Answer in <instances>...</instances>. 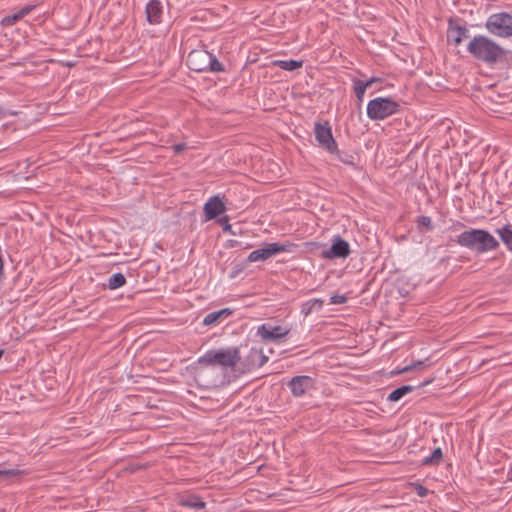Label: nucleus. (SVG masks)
Segmentation results:
<instances>
[{"label": "nucleus", "instance_id": "1", "mask_svg": "<svg viewBox=\"0 0 512 512\" xmlns=\"http://www.w3.org/2000/svg\"><path fill=\"white\" fill-rule=\"evenodd\" d=\"M240 360L238 347L227 349L208 350L198 358L194 366V379L200 387L212 388L217 386L218 375L215 365L225 368H234Z\"/></svg>", "mask_w": 512, "mask_h": 512}, {"label": "nucleus", "instance_id": "2", "mask_svg": "<svg viewBox=\"0 0 512 512\" xmlns=\"http://www.w3.org/2000/svg\"><path fill=\"white\" fill-rule=\"evenodd\" d=\"M467 51L475 59L493 65L506 58V50L491 38L475 35L467 45Z\"/></svg>", "mask_w": 512, "mask_h": 512}, {"label": "nucleus", "instance_id": "3", "mask_svg": "<svg viewBox=\"0 0 512 512\" xmlns=\"http://www.w3.org/2000/svg\"><path fill=\"white\" fill-rule=\"evenodd\" d=\"M455 242L479 254L496 250L498 241L488 231L483 229H470L459 234Z\"/></svg>", "mask_w": 512, "mask_h": 512}, {"label": "nucleus", "instance_id": "4", "mask_svg": "<svg viewBox=\"0 0 512 512\" xmlns=\"http://www.w3.org/2000/svg\"><path fill=\"white\" fill-rule=\"evenodd\" d=\"M189 69L195 72H223L224 66L216 56L205 49L192 50L186 59Z\"/></svg>", "mask_w": 512, "mask_h": 512}, {"label": "nucleus", "instance_id": "5", "mask_svg": "<svg viewBox=\"0 0 512 512\" xmlns=\"http://www.w3.org/2000/svg\"><path fill=\"white\" fill-rule=\"evenodd\" d=\"M400 104L391 97H376L367 104V117L372 121L384 120L400 112Z\"/></svg>", "mask_w": 512, "mask_h": 512}, {"label": "nucleus", "instance_id": "6", "mask_svg": "<svg viewBox=\"0 0 512 512\" xmlns=\"http://www.w3.org/2000/svg\"><path fill=\"white\" fill-rule=\"evenodd\" d=\"M486 30L500 38L512 37V12H499L490 15L485 22Z\"/></svg>", "mask_w": 512, "mask_h": 512}, {"label": "nucleus", "instance_id": "7", "mask_svg": "<svg viewBox=\"0 0 512 512\" xmlns=\"http://www.w3.org/2000/svg\"><path fill=\"white\" fill-rule=\"evenodd\" d=\"M294 246L295 245L290 242H286L283 244L276 242L268 243L260 249L253 250L248 255L247 260L249 262L265 261L276 254L283 252H291Z\"/></svg>", "mask_w": 512, "mask_h": 512}, {"label": "nucleus", "instance_id": "8", "mask_svg": "<svg viewBox=\"0 0 512 512\" xmlns=\"http://www.w3.org/2000/svg\"><path fill=\"white\" fill-rule=\"evenodd\" d=\"M314 134L316 141L322 148L329 153L337 152V142L333 138L332 130L328 122L324 124L315 123Z\"/></svg>", "mask_w": 512, "mask_h": 512}, {"label": "nucleus", "instance_id": "9", "mask_svg": "<svg viewBox=\"0 0 512 512\" xmlns=\"http://www.w3.org/2000/svg\"><path fill=\"white\" fill-rule=\"evenodd\" d=\"M290 332L289 328L280 325L273 326L270 323H263L257 327L256 335L264 342H278L287 336Z\"/></svg>", "mask_w": 512, "mask_h": 512}, {"label": "nucleus", "instance_id": "10", "mask_svg": "<svg viewBox=\"0 0 512 512\" xmlns=\"http://www.w3.org/2000/svg\"><path fill=\"white\" fill-rule=\"evenodd\" d=\"M349 254V243L337 235L332 238V245L321 252V257L323 259L346 258Z\"/></svg>", "mask_w": 512, "mask_h": 512}, {"label": "nucleus", "instance_id": "11", "mask_svg": "<svg viewBox=\"0 0 512 512\" xmlns=\"http://www.w3.org/2000/svg\"><path fill=\"white\" fill-rule=\"evenodd\" d=\"M288 387L294 397H302L315 386L314 379L310 376H294L288 382Z\"/></svg>", "mask_w": 512, "mask_h": 512}, {"label": "nucleus", "instance_id": "12", "mask_svg": "<svg viewBox=\"0 0 512 512\" xmlns=\"http://www.w3.org/2000/svg\"><path fill=\"white\" fill-rule=\"evenodd\" d=\"M204 213L206 220H212L224 213L226 206L219 195L212 196L204 205Z\"/></svg>", "mask_w": 512, "mask_h": 512}, {"label": "nucleus", "instance_id": "13", "mask_svg": "<svg viewBox=\"0 0 512 512\" xmlns=\"http://www.w3.org/2000/svg\"><path fill=\"white\" fill-rule=\"evenodd\" d=\"M146 18L151 25L162 21L163 6L159 0H150L146 5Z\"/></svg>", "mask_w": 512, "mask_h": 512}, {"label": "nucleus", "instance_id": "14", "mask_svg": "<svg viewBox=\"0 0 512 512\" xmlns=\"http://www.w3.org/2000/svg\"><path fill=\"white\" fill-rule=\"evenodd\" d=\"M179 505L194 509V510H201L204 509L206 504L202 500V498L196 494H185L179 497L178 499Z\"/></svg>", "mask_w": 512, "mask_h": 512}, {"label": "nucleus", "instance_id": "15", "mask_svg": "<svg viewBox=\"0 0 512 512\" xmlns=\"http://www.w3.org/2000/svg\"><path fill=\"white\" fill-rule=\"evenodd\" d=\"M469 30L465 26L456 25L449 26L447 31V39L448 41L453 42L456 46H458L463 39L468 38Z\"/></svg>", "mask_w": 512, "mask_h": 512}, {"label": "nucleus", "instance_id": "16", "mask_svg": "<svg viewBox=\"0 0 512 512\" xmlns=\"http://www.w3.org/2000/svg\"><path fill=\"white\" fill-rule=\"evenodd\" d=\"M233 313V311L230 309V308H224V309H221L219 311H214V312H211V313H208L204 318H203V325L205 326H210V325H213V324H218L222 321V319H225L229 316H231Z\"/></svg>", "mask_w": 512, "mask_h": 512}, {"label": "nucleus", "instance_id": "17", "mask_svg": "<svg viewBox=\"0 0 512 512\" xmlns=\"http://www.w3.org/2000/svg\"><path fill=\"white\" fill-rule=\"evenodd\" d=\"M324 305V300L321 298L309 299L302 303L301 314L307 317L314 311H320Z\"/></svg>", "mask_w": 512, "mask_h": 512}, {"label": "nucleus", "instance_id": "18", "mask_svg": "<svg viewBox=\"0 0 512 512\" xmlns=\"http://www.w3.org/2000/svg\"><path fill=\"white\" fill-rule=\"evenodd\" d=\"M33 8H34V6H30V5L24 6L19 11L4 17L2 20V24L6 25V26L14 25L16 22H18L23 17L28 15L32 11Z\"/></svg>", "mask_w": 512, "mask_h": 512}, {"label": "nucleus", "instance_id": "19", "mask_svg": "<svg viewBox=\"0 0 512 512\" xmlns=\"http://www.w3.org/2000/svg\"><path fill=\"white\" fill-rule=\"evenodd\" d=\"M443 458V453L440 447H437L433 450V452L426 457H423L421 460L422 466H437L440 464Z\"/></svg>", "mask_w": 512, "mask_h": 512}, {"label": "nucleus", "instance_id": "20", "mask_svg": "<svg viewBox=\"0 0 512 512\" xmlns=\"http://www.w3.org/2000/svg\"><path fill=\"white\" fill-rule=\"evenodd\" d=\"M414 390V387L411 385H403L401 387H398L394 389L387 397L388 401L396 402L399 401L402 397L407 395L408 393L412 392Z\"/></svg>", "mask_w": 512, "mask_h": 512}, {"label": "nucleus", "instance_id": "21", "mask_svg": "<svg viewBox=\"0 0 512 512\" xmlns=\"http://www.w3.org/2000/svg\"><path fill=\"white\" fill-rule=\"evenodd\" d=\"M274 65L286 71H294L298 68H301L303 65V61L301 60H277L274 62Z\"/></svg>", "mask_w": 512, "mask_h": 512}, {"label": "nucleus", "instance_id": "22", "mask_svg": "<svg viewBox=\"0 0 512 512\" xmlns=\"http://www.w3.org/2000/svg\"><path fill=\"white\" fill-rule=\"evenodd\" d=\"M367 84L360 79H353V91L359 103L363 102L365 92L368 89Z\"/></svg>", "mask_w": 512, "mask_h": 512}, {"label": "nucleus", "instance_id": "23", "mask_svg": "<svg viewBox=\"0 0 512 512\" xmlns=\"http://www.w3.org/2000/svg\"><path fill=\"white\" fill-rule=\"evenodd\" d=\"M126 283V278L122 273H115L111 275L107 282V287L110 290H115L122 287Z\"/></svg>", "mask_w": 512, "mask_h": 512}, {"label": "nucleus", "instance_id": "24", "mask_svg": "<svg viewBox=\"0 0 512 512\" xmlns=\"http://www.w3.org/2000/svg\"><path fill=\"white\" fill-rule=\"evenodd\" d=\"M501 240L507 247L512 250V229L509 225H505L502 228L497 229Z\"/></svg>", "mask_w": 512, "mask_h": 512}, {"label": "nucleus", "instance_id": "25", "mask_svg": "<svg viewBox=\"0 0 512 512\" xmlns=\"http://www.w3.org/2000/svg\"><path fill=\"white\" fill-rule=\"evenodd\" d=\"M332 154L335 155L342 163H344L346 165H350V166L355 165V157L350 153L341 152L337 148V152L332 153Z\"/></svg>", "mask_w": 512, "mask_h": 512}, {"label": "nucleus", "instance_id": "26", "mask_svg": "<svg viewBox=\"0 0 512 512\" xmlns=\"http://www.w3.org/2000/svg\"><path fill=\"white\" fill-rule=\"evenodd\" d=\"M251 354L254 357H258V360H257V363H256V366L258 368L262 367L268 361V357L263 354L262 350H259V349H256V348H251Z\"/></svg>", "mask_w": 512, "mask_h": 512}, {"label": "nucleus", "instance_id": "27", "mask_svg": "<svg viewBox=\"0 0 512 512\" xmlns=\"http://www.w3.org/2000/svg\"><path fill=\"white\" fill-rule=\"evenodd\" d=\"M417 223L419 226L426 227L428 230L433 229L432 220L429 216L421 215L417 218Z\"/></svg>", "mask_w": 512, "mask_h": 512}, {"label": "nucleus", "instance_id": "28", "mask_svg": "<svg viewBox=\"0 0 512 512\" xmlns=\"http://www.w3.org/2000/svg\"><path fill=\"white\" fill-rule=\"evenodd\" d=\"M347 301V297L345 295L335 294L330 297V304H344Z\"/></svg>", "mask_w": 512, "mask_h": 512}, {"label": "nucleus", "instance_id": "29", "mask_svg": "<svg viewBox=\"0 0 512 512\" xmlns=\"http://www.w3.org/2000/svg\"><path fill=\"white\" fill-rule=\"evenodd\" d=\"M416 493L420 497H425L428 494V489L422 485H418L416 488Z\"/></svg>", "mask_w": 512, "mask_h": 512}, {"label": "nucleus", "instance_id": "30", "mask_svg": "<svg viewBox=\"0 0 512 512\" xmlns=\"http://www.w3.org/2000/svg\"><path fill=\"white\" fill-rule=\"evenodd\" d=\"M247 360L249 361L250 368H255V367H257V366H256V363H257L258 357H254V356H252V354H251V350L249 351V354H248V356H247Z\"/></svg>", "mask_w": 512, "mask_h": 512}, {"label": "nucleus", "instance_id": "31", "mask_svg": "<svg viewBox=\"0 0 512 512\" xmlns=\"http://www.w3.org/2000/svg\"><path fill=\"white\" fill-rule=\"evenodd\" d=\"M421 365H423V362L422 361H417V362L413 363L412 365H408V366L404 367L402 370L399 371V373L400 372L410 371V370H412V369H414V368H416L418 366H421Z\"/></svg>", "mask_w": 512, "mask_h": 512}, {"label": "nucleus", "instance_id": "32", "mask_svg": "<svg viewBox=\"0 0 512 512\" xmlns=\"http://www.w3.org/2000/svg\"><path fill=\"white\" fill-rule=\"evenodd\" d=\"M381 83L382 82V79L381 78H378V77H371L370 79H368L367 81H364V83H368L367 84V87H371L374 83Z\"/></svg>", "mask_w": 512, "mask_h": 512}, {"label": "nucleus", "instance_id": "33", "mask_svg": "<svg viewBox=\"0 0 512 512\" xmlns=\"http://www.w3.org/2000/svg\"><path fill=\"white\" fill-rule=\"evenodd\" d=\"M186 145L184 143H180V144H176L174 146V151L176 153H180L181 151H183L185 149Z\"/></svg>", "mask_w": 512, "mask_h": 512}, {"label": "nucleus", "instance_id": "34", "mask_svg": "<svg viewBox=\"0 0 512 512\" xmlns=\"http://www.w3.org/2000/svg\"><path fill=\"white\" fill-rule=\"evenodd\" d=\"M462 227H464V224H463L462 222L457 221V222H455V223L451 226V228H450V229H452V230H458V229H460V228H462Z\"/></svg>", "mask_w": 512, "mask_h": 512}, {"label": "nucleus", "instance_id": "35", "mask_svg": "<svg viewBox=\"0 0 512 512\" xmlns=\"http://www.w3.org/2000/svg\"><path fill=\"white\" fill-rule=\"evenodd\" d=\"M431 382H432V380H425L423 383H421V384L419 385V387H424V386H426V385L430 384Z\"/></svg>", "mask_w": 512, "mask_h": 512}, {"label": "nucleus", "instance_id": "36", "mask_svg": "<svg viewBox=\"0 0 512 512\" xmlns=\"http://www.w3.org/2000/svg\"><path fill=\"white\" fill-rule=\"evenodd\" d=\"M230 228H231V226H230L229 224H227V225L224 227V230H228V229H230Z\"/></svg>", "mask_w": 512, "mask_h": 512}]
</instances>
